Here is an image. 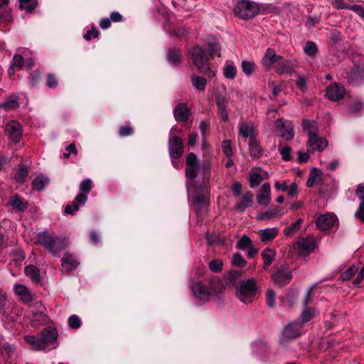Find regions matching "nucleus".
Returning a JSON list of instances; mask_svg holds the SVG:
<instances>
[{
	"mask_svg": "<svg viewBox=\"0 0 364 364\" xmlns=\"http://www.w3.org/2000/svg\"><path fill=\"white\" fill-rule=\"evenodd\" d=\"M20 9H25L27 12L31 13L37 7L36 0H19Z\"/></svg>",
	"mask_w": 364,
	"mask_h": 364,
	"instance_id": "40",
	"label": "nucleus"
},
{
	"mask_svg": "<svg viewBox=\"0 0 364 364\" xmlns=\"http://www.w3.org/2000/svg\"><path fill=\"white\" fill-rule=\"evenodd\" d=\"M61 272L66 275L70 274L79 265V262L73 255L66 252L60 259Z\"/></svg>",
	"mask_w": 364,
	"mask_h": 364,
	"instance_id": "11",
	"label": "nucleus"
},
{
	"mask_svg": "<svg viewBox=\"0 0 364 364\" xmlns=\"http://www.w3.org/2000/svg\"><path fill=\"white\" fill-rule=\"evenodd\" d=\"M294 71V64L290 60H282L277 65V72L279 74L292 73Z\"/></svg>",
	"mask_w": 364,
	"mask_h": 364,
	"instance_id": "32",
	"label": "nucleus"
},
{
	"mask_svg": "<svg viewBox=\"0 0 364 364\" xmlns=\"http://www.w3.org/2000/svg\"><path fill=\"white\" fill-rule=\"evenodd\" d=\"M13 66L16 67V69L19 70L22 68L24 64V60L20 55L16 54L14 55L11 63Z\"/></svg>",
	"mask_w": 364,
	"mask_h": 364,
	"instance_id": "55",
	"label": "nucleus"
},
{
	"mask_svg": "<svg viewBox=\"0 0 364 364\" xmlns=\"http://www.w3.org/2000/svg\"><path fill=\"white\" fill-rule=\"evenodd\" d=\"M292 279V272L287 263L282 264L278 267L272 275V280L274 284L279 287L288 284Z\"/></svg>",
	"mask_w": 364,
	"mask_h": 364,
	"instance_id": "7",
	"label": "nucleus"
},
{
	"mask_svg": "<svg viewBox=\"0 0 364 364\" xmlns=\"http://www.w3.org/2000/svg\"><path fill=\"white\" fill-rule=\"evenodd\" d=\"M304 50L309 56H314L318 53L317 46L313 41H308L304 48Z\"/></svg>",
	"mask_w": 364,
	"mask_h": 364,
	"instance_id": "43",
	"label": "nucleus"
},
{
	"mask_svg": "<svg viewBox=\"0 0 364 364\" xmlns=\"http://www.w3.org/2000/svg\"><path fill=\"white\" fill-rule=\"evenodd\" d=\"M24 272L35 283H38L41 281L40 270L37 267L28 265L24 268Z\"/></svg>",
	"mask_w": 364,
	"mask_h": 364,
	"instance_id": "30",
	"label": "nucleus"
},
{
	"mask_svg": "<svg viewBox=\"0 0 364 364\" xmlns=\"http://www.w3.org/2000/svg\"><path fill=\"white\" fill-rule=\"evenodd\" d=\"M5 131L8 133L10 139L17 143L20 141L22 135L21 124L16 121H10L6 124Z\"/></svg>",
	"mask_w": 364,
	"mask_h": 364,
	"instance_id": "13",
	"label": "nucleus"
},
{
	"mask_svg": "<svg viewBox=\"0 0 364 364\" xmlns=\"http://www.w3.org/2000/svg\"><path fill=\"white\" fill-rule=\"evenodd\" d=\"M358 271V267L356 265H353L347 269L345 272H343L341 274V278L343 281L349 280L354 274H355Z\"/></svg>",
	"mask_w": 364,
	"mask_h": 364,
	"instance_id": "42",
	"label": "nucleus"
},
{
	"mask_svg": "<svg viewBox=\"0 0 364 364\" xmlns=\"http://www.w3.org/2000/svg\"><path fill=\"white\" fill-rule=\"evenodd\" d=\"M40 80V73L35 70L30 74L28 77V83L31 86H35Z\"/></svg>",
	"mask_w": 364,
	"mask_h": 364,
	"instance_id": "61",
	"label": "nucleus"
},
{
	"mask_svg": "<svg viewBox=\"0 0 364 364\" xmlns=\"http://www.w3.org/2000/svg\"><path fill=\"white\" fill-rule=\"evenodd\" d=\"M259 11V6L255 2L248 0H238L233 9L235 16L245 20L255 17Z\"/></svg>",
	"mask_w": 364,
	"mask_h": 364,
	"instance_id": "5",
	"label": "nucleus"
},
{
	"mask_svg": "<svg viewBox=\"0 0 364 364\" xmlns=\"http://www.w3.org/2000/svg\"><path fill=\"white\" fill-rule=\"evenodd\" d=\"M174 118L178 122H185L190 116V110L185 103L178 105L173 111Z\"/></svg>",
	"mask_w": 364,
	"mask_h": 364,
	"instance_id": "21",
	"label": "nucleus"
},
{
	"mask_svg": "<svg viewBox=\"0 0 364 364\" xmlns=\"http://www.w3.org/2000/svg\"><path fill=\"white\" fill-rule=\"evenodd\" d=\"M188 54L200 73L207 75L209 77L215 76V71L208 65L209 57L200 46H193L188 50Z\"/></svg>",
	"mask_w": 364,
	"mask_h": 364,
	"instance_id": "2",
	"label": "nucleus"
},
{
	"mask_svg": "<svg viewBox=\"0 0 364 364\" xmlns=\"http://www.w3.org/2000/svg\"><path fill=\"white\" fill-rule=\"evenodd\" d=\"M191 289L194 296L200 300L208 301L211 296V291L200 282L194 283Z\"/></svg>",
	"mask_w": 364,
	"mask_h": 364,
	"instance_id": "18",
	"label": "nucleus"
},
{
	"mask_svg": "<svg viewBox=\"0 0 364 364\" xmlns=\"http://www.w3.org/2000/svg\"><path fill=\"white\" fill-rule=\"evenodd\" d=\"M240 271H231L225 278V285H233L237 278L240 277ZM209 284L211 293H218L224 288V283L223 280L218 277H211Z\"/></svg>",
	"mask_w": 364,
	"mask_h": 364,
	"instance_id": "6",
	"label": "nucleus"
},
{
	"mask_svg": "<svg viewBox=\"0 0 364 364\" xmlns=\"http://www.w3.org/2000/svg\"><path fill=\"white\" fill-rule=\"evenodd\" d=\"M223 262L220 259H213L209 262V268L214 272H220L223 269Z\"/></svg>",
	"mask_w": 364,
	"mask_h": 364,
	"instance_id": "48",
	"label": "nucleus"
},
{
	"mask_svg": "<svg viewBox=\"0 0 364 364\" xmlns=\"http://www.w3.org/2000/svg\"><path fill=\"white\" fill-rule=\"evenodd\" d=\"M279 151L282 155V159L284 161H289L291 159V149L289 146L279 147Z\"/></svg>",
	"mask_w": 364,
	"mask_h": 364,
	"instance_id": "60",
	"label": "nucleus"
},
{
	"mask_svg": "<svg viewBox=\"0 0 364 364\" xmlns=\"http://www.w3.org/2000/svg\"><path fill=\"white\" fill-rule=\"evenodd\" d=\"M220 46L217 43H210L208 45V51L210 58L220 56Z\"/></svg>",
	"mask_w": 364,
	"mask_h": 364,
	"instance_id": "51",
	"label": "nucleus"
},
{
	"mask_svg": "<svg viewBox=\"0 0 364 364\" xmlns=\"http://www.w3.org/2000/svg\"><path fill=\"white\" fill-rule=\"evenodd\" d=\"M222 149L223 151L224 152L225 155L227 157H231L232 155V151L231 149L230 145V140H225L222 143Z\"/></svg>",
	"mask_w": 364,
	"mask_h": 364,
	"instance_id": "59",
	"label": "nucleus"
},
{
	"mask_svg": "<svg viewBox=\"0 0 364 364\" xmlns=\"http://www.w3.org/2000/svg\"><path fill=\"white\" fill-rule=\"evenodd\" d=\"M331 4L337 9H348L349 5L346 0H332Z\"/></svg>",
	"mask_w": 364,
	"mask_h": 364,
	"instance_id": "54",
	"label": "nucleus"
},
{
	"mask_svg": "<svg viewBox=\"0 0 364 364\" xmlns=\"http://www.w3.org/2000/svg\"><path fill=\"white\" fill-rule=\"evenodd\" d=\"M336 222L337 218L334 214L326 213L318 217L316 225L321 230H326L332 228Z\"/></svg>",
	"mask_w": 364,
	"mask_h": 364,
	"instance_id": "12",
	"label": "nucleus"
},
{
	"mask_svg": "<svg viewBox=\"0 0 364 364\" xmlns=\"http://www.w3.org/2000/svg\"><path fill=\"white\" fill-rule=\"evenodd\" d=\"M282 215L281 209L279 207L272 208L267 211L261 213L257 218L259 220H270L279 217Z\"/></svg>",
	"mask_w": 364,
	"mask_h": 364,
	"instance_id": "27",
	"label": "nucleus"
},
{
	"mask_svg": "<svg viewBox=\"0 0 364 364\" xmlns=\"http://www.w3.org/2000/svg\"><path fill=\"white\" fill-rule=\"evenodd\" d=\"M355 218L364 223V202H360L358 208L355 213Z\"/></svg>",
	"mask_w": 364,
	"mask_h": 364,
	"instance_id": "64",
	"label": "nucleus"
},
{
	"mask_svg": "<svg viewBox=\"0 0 364 364\" xmlns=\"http://www.w3.org/2000/svg\"><path fill=\"white\" fill-rule=\"evenodd\" d=\"M252 245V240L246 235L240 239L237 243V248L244 250Z\"/></svg>",
	"mask_w": 364,
	"mask_h": 364,
	"instance_id": "46",
	"label": "nucleus"
},
{
	"mask_svg": "<svg viewBox=\"0 0 364 364\" xmlns=\"http://www.w3.org/2000/svg\"><path fill=\"white\" fill-rule=\"evenodd\" d=\"M263 180V178L259 173H253L250 175L249 182L252 188L258 186Z\"/></svg>",
	"mask_w": 364,
	"mask_h": 364,
	"instance_id": "50",
	"label": "nucleus"
},
{
	"mask_svg": "<svg viewBox=\"0 0 364 364\" xmlns=\"http://www.w3.org/2000/svg\"><path fill=\"white\" fill-rule=\"evenodd\" d=\"M323 175V172L321 169L318 168H314L309 174V178L306 181L307 187H312L316 182H318L321 180V176Z\"/></svg>",
	"mask_w": 364,
	"mask_h": 364,
	"instance_id": "34",
	"label": "nucleus"
},
{
	"mask_svg": "<svg viewBox=\"0 0 364 364\" xmlns=\"http://www.w3.org/2000/svg\"><path fill=\"white\" fill-rule=\"evenodd\" d=\"M92 188V182L90 178L84 179L80 184V189L88 193Z\"/></svg>",
	"mask_w": 364,
	"mask_h": 364,
	"instance_id": "52",
	"label": "nucleus"
},
{
	"mask_svg": "<svg viewBox=\"0 0 364 364\" xmlns=\"http://www.w3.org/2000/svg\"><path fill=\"white\" fill-rule=\"evenodd\" d=\"M9 204L15 210L22 212L27 208L26 203L23 202L19 196L16 194L10 198Z\"/></svg>",
	"mask_w": 364,
	"mask_h": 364,
	"instance_id": "36",
	"label": "nucleus"
},
{
	"mask_svg": "<svg viewBox=\"0 0 364 364\" xmlns=\"http://www.w3.org/2000/svg\"><path fill=\"white\" fill-rule=\"evenodd\" d=\"M278 233L279 229L277 228H266L259 231L260 240L262 242H267L273 240Z\"/></svg>",
	"mask_w": 364,
	"mask_h": 364,
	"instance_id": "25",
	"label": "nucleus"
},
{
	"mask_svg": "<svg viewBox=\"0 0 364 364\" xmlns=\"http://www.w3.org/2000/svg\"><path fill=\"white\" fill-rule=\"evenodd\" d=\"M274 127L279 135L286 140H291L294 138V127L291 122L279 119L275 121Z\"/></svg>",
	"mask_w": 364,
	"mask_h": 364,
	"instance_id": "8",
	"label": "nucleus"
},
{
	"mask_svg": "<svg viewBox=\"0 0 364 364\" xmlns=\"http://www.w3.org/2000/svg\"><path fill=\"white\" fill-rule=\"evenodd\" d=\"M267 303L269 307L273 308L276 304V294L272 289H268L266 292Z\"/></svg>",
	"mask_w": 364,
	"mask_h": 364,
	"instance_id": "49",
	"label": "nucleus"
},
{
	"mask_svg": "<svg viewBox=\"0 0 364 364\" xmlns=\"http://www.w3.org/2000/svg\"><path fill=\"white\" fill-rule=\"evenodd\" d=\"M303 324L299 321H296L288 324L283 331V336L287 338H296L301 336Z\"/></svg>",
	"mask_w": 364,
	"mask_h": 364,
	"instance_id": "16",
	"label": "nucleus"
},
{
	"mask_svg": "<svg viewBox=\"0 0 364 364\" xmlns=\"http://www.w3.org/2000/svg\"><path fill=\"white\" fill-rule=\"evenodd\" d=\"M255 65L252 61L244 60L242 62V70L247 75H250L255 72Z\"/></svg>",
	"mask_w": 364,
	"mask_h": 364,
	"instance_id": "44",
	"label": "nucleus"
},
{
	"mask_svg": "<svg viewBox=\"0 0 364 364\" xmlns=\"http://www.w3.org/2000/svg\"><path fill=\"white\" fill-rule=\"evenodd\" d=\"M168 62L173 65H178L182 60L181 50L179 48H170L167 55Z\"/></svg>",
	"mask_w": 364,
	"mask_h": 364,
	"instance_id": "28",
	"label": "nucleus"
},
{
	"mask_svg": "<svg viewBox=\"0 0 364 364\" xmlns=\"http://www.w3.org/2000/svg\"><path fill=\"white\" fill-rule=\"evenodd\" d=\"M345 92L344 87L339 83L335 82L327 87L326 95L331 101H338L343 99Z\"/></svg>",
	"mask_w": 364,
	"mask_h": 364,
	"instance_id": "14",
	"label": "nucleus"
},
{
	"mask_svg": "<svg viewBox=\"0 0 364 364\" xmlns=\"http://www.w3.org/2000/svg\"><path fill=\"white\" fill-rule=\"evenodd\" d=\"M14 290L23 303L28 304L33 300V295L25 285L16 284L14 286Z\"/></svg>",
	"mask_w": 364,
	"mask_h": 364,
	"instance_id": "20",
	"label": "nucleus"
},
{
	"mask_svg": "<svg viewBox=\"0 0 364 364\" xmlns=\"http://www.w3.org/2000/svg\"><path fill=\"white\" fill-rule=\"evenodd\" d=\"M215 102L218 112L226 109L228 101L225 97L221 95H217L215 97Z\"/></svg>",
	"mask_w": 364,
	"mask_h": 364,
	"instance_id": "53",
	"label": "nucleus"
},
{
	"mask_svg": "<svg viewBox=\"0 0 364 364\" xmlns=\"http://www.w3.org/2000/svg\"><path fill=\"white\" fill-rule=\"evenodd\" d=\"M321 21V17L318 16H309L307 20L306 21V26L309 28H311L314 27L317 23H318Z\"/></svg>",
	"mask_w": 364,
	"mask_h": 364,
	"instance_id": "58",
	"label": "nucleus"
},
{
	"mask_svg": "<svg viewBox=\"0 0 364 364\" xmlns=\"http://www.w3.org/2000/svg\"><path fill=\"white\" fill-rule=\"evenodd\" d=\"M192 85L194 87L200 91H203L207 85V80L205 78L196 75H192L191 77Z\"/></svg>",
	"mask_w": 364,
	"mask_h": 364,
	"instance_id": "38",
	"label": "nucleus"
},
{
	"mask_svg": "<svg viewBox=\"0 0 364 364\" xmlns=\"http://www.w3.org/2000/svg\"><path fill=\"white\" fill-rule=\"evenodd\" d=\"M28 175V171L26 167H21L16 173L14 178L18 183H23Z\"/></svg>",
	"mask_w": 364,
	"mask_h": 364,
	"instance_id": "45",
	"label": "nucleus"
},
{
	"mask_svg": "<svg viewBox=\"0 0 364 364\" xmlns=\"http://www.w3.org/2000/svg\"><path fill=\"white\" fill-rule=\"evenodd\" d=\"M69 326L72 328L77 329L81 325V321L77 315H72L68 319Z\"/></svg>",
	"mask_w": 364,
	"mask_h": 364,
	"instance_id": "56",
	"label": "nucleus"
},
{
	"mask_svg": "<svg viewBox=\"0 0 364 364\" xmlns=\"http://www.w3.org/2000/svg\"><path fill=\"white\" fill-rule=\"evenodd\" d=\"M257 289V282L255 279L242 280L237 288V297L240 301L249 304L252 302Z\"/></svg>",
	"mask_w": 364,
	"mask_h": 364,
	"instance_id": "4",
	"label": "nucleus"
},
{
	"mask_svg": "<svg viewBox=\"0 0 364 364\" xmlns=\"http://www.w3.org/2000/svg\"><path fill=\"white\" fill-rule=\"evenodd\" d=\"M257 203L264 206H267L271 202V187L267 182L264 183L257 194Z\"/></svg>",
	"mask_w": 364,
	"mask_h": 364,
	"instance_id": "17",
	"label": "nucleus"
},
{
	"mask_svg": "<svg viewBox=\"0 0 364 364\" xmlns=\"http://www.w3.org/2000/svg\"><path fill=\"white\" fill-rule=\"evenodd\" d=\"M134 132L132 127L129 125L122 126L119 129V134L121 136H131Z\"/></svg>",
	"mask_w": 364,
	"mask_h": 364,
	"instance_id": "63",
	"label": "nucleus"
},
{
	"mask_svg": "<svg viewBox=\"0 0 364 364\" xmlns=\"http://www.w3.org/2000/svg\"><path fill=\"white\" fill-rule=\"evenodd\" d=\"M240 133L244 138L250 137V139L256 138L257 133L255 127L250 123L242 122L240 124Z\"/></svg>",
	"mask_w": 364,
	"mask_h": 364,
	"instance_id": "26",
	"label": "nucleus"
},
{
	"mask_svg": "<svg viewBox=\"0 0 364 364\" xmlns=\"http://www.w3.org/2000/svg\"><path fill=\"white\" fill-rule=\"evenodd\" d=\"M46 85L50 88H55L58 85V81L56 77L52 74L48 73L47 75V82Z\"/></svg>",
	"mask_w": 364,
	"mask_h": 364,
	"instance_id": "57",
	"label": "nucleus"
},
{
	"mask_svg": "<svg viewBox=\"0 0 364 364\" xmlns=\"http://www.w3.org/2000/svg\"><path fill=\"white\" fill-rule=\"evenodd\" d=\"M49 183V178L45 176H38L32 182L33 189L41 191L43 189L44 186Z\"/></svg>",
	"mask_w": 364,
	"mask_h": 364,
	"instance_id": "37",
	"label": "nucleus"
},
{
	"mask_svg": "<svg viewBox=\"0 0 364 364\" xmlns=\"http://www.w3.org/2000/svg\"><path fill=\"white\" fill-rule=\"evenodd\" d=\"M236 68L232 63H227L223 69L224 76L227 79L232 80L236 76Z\"/></svg>",
	"mask_w": 364,
	"mask_h": 364,
	"instance_id": "41",
	"label": "nucleus"
},
{
	"mask_svg": "<svg viewBox=\"0 0 364 364\" xmlns=\"http://www.w3.org/2000/svg\"><path fill=\"white\" fill-rule=\"evenodd\" d=\"M250 156L253 159H259L262 156V149L256 138L250 139L249 143Z\"/></svg>",
	"mask_w": 364,
	"mask_h": 364,
	"instance_id": "23",
	"label": "nucleus"
},
{
	"mask_svg": "<svg viewBox=\"0 0 364 364\" xmlns=\"http://www.w3.org/2000/svg\"><path fill=\"white\" fill-rule=\"evenodd\" d=\"M252 203L253 194L250 191H248L242 196L241 202L236 203L235 207L239 212H243L247 208L251 207Z\"/></svg>",
	"mask_w": 364,
	"mask_h": 364,
	"instance_id": "24",
	"label": "nucleus"
},
{
	"mask_svg": "<svg viewBox=\"0 0 364 364\" xmlns=\"http://www.w3.org/2000/svg\"><path fill=\"white\" fill-rule=\"evenodd\" d=\"M264 260L263 269H267L276 257V252L270 248H265L262 252Z\"/></svg>",
	"mask_w": 364,
	"mask_h": 364,
	"instance_id": "29",
	"label": "nucleus"
},
{
	"mask_svg": "<svg viewBox=\"0 0 364 364\" xmlns=\"http://www.w3.org/2000/svg\"><path fill=\"white\" fill-rule=\"evenodd\" d=\"M168 152L171 159H178L183 153V140L176 136H171L168 139Z\"/></svg>",
	"mask_w": 364,
	"mask_h": 364,
	"instance_id": "9",
	"label": "nucleus"
},
{
	"mask_svg": "<svg viewBox=\"0 0 364 364\" xmlns=\"http://www.w3.org/2000/svg\"><path fill=\"white\" fill-rule=\"evenodd\" d=\"M302 127L304 131L307 132L308 137L316 134L318 132L316 122L314 120L304 119L302 122Z\"/></svg>",
	"mask_w": 364,
	"mask_h": 364,
	"instance_id": "35",
	"label": "nucleus"
},
{
	"mask_svg": "<svg viewBox=\"0 0 364 364\" xmlns=\"http://www.w3.org/2000/svg\"><path fill=\"white\" fill-rule=\"evenodd\" d=\"M186 162V176L189 179L193 180L196 178L200 168L196 155L192 152L188 154Z\"/></svg>",
	"mask_w": 364,
	"mask_h": 364,
	"instance_id": "10",
	"label": "nucleus"
},
{
	"mask_svg": "<svg viewBox=\"0 0 364 364\" xmlns=\"http://www.w3.org/2000/svg\"><path fill=\"white\" fill-rule=\"evenodd\" d=\"M348 80L350 83L356 85L359 83L363 78L362 72L359 67H354L347 73Z\"/></svg>",
	"mask_w": 364,
	"mask_h": 364,
	"instance_id": "33",
	"label": "nucleus"
},
{
	"mask_svg": "<svg viewBox=\"0 0 364 364\" xmlns=\"http://www.w3.org/2000/svg\"><path fill=\"white\" fill-rule=\"evenodd\" d=\"M306 146L311 149V151H323L328 146L327 140L319 136L318 134L309 136Z\"/></svg>",
	"mask_w": 364,
	"mask_h": 364,
	"instance_id": "15",
	"label": "nucleus"
},
{
	"mask_svg": "<svg viewBox=\"0 0 364 364\" xmlns=\"http://www.w3.org/2000/svg\"><path fill=\"white\" fill-rule=\"evenodd\" d=\"M299 254L300 255H309L315 247V242L313 239L310 237L300 238L297 242Z\"/></svg>",
	"mask_w": 364,
	"mask_h": 364,
	"instance_id": "19",
	"label": "nucleus"
},
{
	"mask_svg": "<svg viewBox=\"0 0 364 364\" xmlns=\"http://www.w3.org/2000/svg\"><path fill=\"white\" fill-rule=\"evenodd\" d=\"M282 59L281 55H277L272 48L267 49L262 58V63L266 67H271L274 63Z\"/></svg>",
	"mask_w": 364,
	"mask_h": 364,
	"instance_id": "22",
	"label": "nucleus"
},
{
	"mask_svg": "<svg viewBox=\"0 0 364 364\" xmlns=\"http://www.w3.org/2000/svg\"><path fill=\"white\" fill-rule=\"evenodd\" d=\"M363 109V103L360 102H353L350 108H349V112L352 114H355L359 113L362 109Z\"/></svg>",
	"mask_w": 364,
	"mask_h": 364,
	"instance_id": "62",
	"label": "nucleus"
},
{
	"mask_svg": "<svg viewBox=\"0 0 364 364\" xmlns=\"http://www.w3.org/2000/svg\"><path fill=\"white\" fill-rule=\"evenodd\" d=\"M302 223L303 220L301 218L298 219L295 223H292L290 226L287 227L284 230V234L287 237L292 236L300 230Z\"/></svg>",
	"mask_w": 364,
	"mask_h": 364,
	"instance_id": "39",
	"label": "nucleus"
},
{
	"mask_svg": "<svg viewBox=\"0 0 364 364\" xmlns=\"http://www.w3.org/2000/svg\"><path fill=\"white\" fill-rule=\"evenodd\" d=\"M296 87L302 92H305L307 90V78L303 75H299L298 79L296 81Z\"/></svg>",
	"mask_w": 364,
	"mask_h": 364,
	"instance_id": "47",
	"label": "nucleus"
},
{
	"mask_svg": "<svg viewBox=\"0 0 364 364\" xmlns=\"http://www.w3.org/2000/svg\"><path fill=\"white\" fill-rule=\"evenodd\" d=\"M18 106V97L14 95H10L4 102L0 104V108L5 110L14 109Z\"/></svg>",
	"mask_w": 364,
	"mask_h": 364,
	"instance_id": "31",
	"label": "nucleus"
},
{
	"mask_svg": "<svg viewBox=\"0 0 364 364\" xmlns=\"http://www.w3.org/2000/svg\"><path fill=\"white\" fill-rule=\"evenodd\" d=\"M39 242L48 251L54 254L65 250L68 246V242L65 237H54L45 232L38 235Z\"/></svg>",
	"mask_w": 364,
	"mask_h": 364,
	"instance_id": "3",
	"label": "nucleus"
},
{
	"mask_svg": "<svg viewBox=\"0 0 364 364\" xmlns=\"http://www.w3.org/2000/svg\"><path fill=\"white\" fill-rule=\"evenodd\" d=\"M58 337L57 330L55 328L48 326L41 331L40 336L28 335L24 338L33 350H42L46 346L55 343Z\"/></svg>",
	"mask_w": 364,
	"mask_h": 364,
	"instance_id": "1",
	"label": "nucleus"
}]
</instances>
